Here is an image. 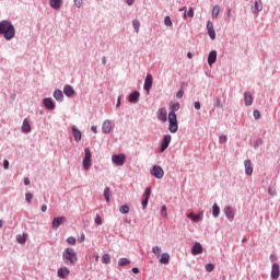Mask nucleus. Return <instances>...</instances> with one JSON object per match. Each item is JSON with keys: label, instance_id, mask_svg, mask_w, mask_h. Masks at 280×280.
Here are the masks:
<instances>
[{"label": "nucleus", "instance_id": "1", "mask_svg": "<svg viewBox=\"0 0 280 280\" xmlns=\"http://www.w3.org/2000/svg\"><path fill=\"white\" fill-rule=\"evenodd\" d=\"M0 36H3L4 40H12L16 36V28L9 20H2L0 22Z\"/></svg>", "mask_w": 280, "mask_h": 280}, {"label": "nucleus", "instance_id": "2", "mask_svg": "<svg viewBox=\"0 0 280 280\" xmlns=\"http://www.w3.org/2000/svg\"><path fill=\"white\" fill-rule=\"evenodd\" d=\"M62 261L66 266H75L78 264V253L75 249L68 247L62 253Z\"/></svg>", "mask_w": 280, "mask_h": 280}, {"label": "nucleus", "instance_id": "3", "mask_svg": "<svg viewBox=\"0 0 280 280\" xmlns=\"http://www.w3.org/2000/svg\"><path fill=\"white\" fill-rule=\"evenodd\" d=\"M82 165L85 172H89V170H91V165H93V154L91 153V149L89 148L84 149Z\"/></svg>", "mask_w": 280, "mask_h": 280}, {"label": "nucleus", "instance_id": "4", "mask_svg": "<svg viewBox=\"0 0 280 280\" xmlns=\"http://www.w3.org/2000/svg\"><path fill=\"white\" fill-rule=\"evenodd\" d=\"M150 174L151 176H154V178L161 180V178L165 176V171H163V167L159 165H153L152 168L150 170Z\"/></svg>", "mask_w": 280, "mask_h": 280}, {"label": "nucleus", "instance_id": "5", "mask_svg": "<svg viewBox=\"0 0 280 280\" xmlns=\"http://www.w3.org/2000/svg\"><path fill=\"white\" fill-rule=\"evenodd\" d=\"M170 143H172V136L170 135H164L161 145H160V153L163 154L165 150L170 148Z\"/></svg>", "mask_w": 280, "mask_h": 280}, {"label": "nucleus", "instance_id": "6", "mask_svg": "<svg viewBox=\"0 0 280 280\" xmlns=\"http://www.w3.org/2000/svg\"><path fill=\"white\" fill-rule=\"evenodd\" d=\"M112 161H113L114 165L121 167V165H124V163H126V154H124V153L114 154L112 156Z\"/></svg>", "mask_w": 280, "mask_h": 280}, {"label": "nucleus", "instance_id": "7", "mask_svg": "<svg viewBox=\"0 0 280 280\" xmlns=\"http://www.w3.org/2000/svg\"><path fill=\"white\" fill-rule=\"evenodd\" d=\"M153 83L154 79L152 78V74L148 73L143 84V90L147 92L148 95H150V90L152 89Z\"/></svg>", "mask_w": 280, "mask_h": 280}, {"label": "nucleus", "instance_id": "8", "mask_svg": "<svg viewBox=\"0 0 280 280\" xmlns=\"http://www.w3.org/2000/svg\"><path fill=\"white\" fill-rule=\"evenodd\" d=\"M150 196H152V188L147 187L143 194L144 199L141 202L143 210L148 208V202H150Z\"/></svg>", "mask_w": 280, "mask_h": 280}, {"label": "nucleus", "instance_id": "9", "mask_svg": "<svg viewBox=\"0 0 280 280\" xmlns=\"http://www.w3.org/2000/svg\"><path fill=\"white\" fill-rule=\"evenodd\" d=\"M187 218L191 220V222H202V218H205V212L200 211L197 214H195L194 212H189L187 214Z\"/></svg>", "mask_w": 280, "mask_h": 280}, {"label": "nucleus", "instance_id": "10", "mask_svg": "<svg viewBox=\"0 0 280 280\" xmlns=\"http://www.w3.org/2000/svg\"><path fill=\"white\" fill-rule=\"evenodd\" d=\"M43 104L46 110H54L56 108V103H54L52 97H45L43 100Z\"/></svg>", "mask_w": 280, "mask_h": 280}, {"label": "nucleus", "instance_id": "11", "mask_svg": "<svg viewBox=\"0 0 280 280\" xmlns=\"http://www.w3.org/2000/svg\"><path fill=\"white\" fill-rule=\"evenodd\" d=\"M63 222H67V218H66V217H56V218L52 219L51 228H52L54 230L60 229V225H61Z\"/></svg>", "mask_w": 280, "mask_h": 280}, {"label": "nucleus", "instance_id": "12", "mask_svg": "<svg viewBox=\"0 0 280 280\" xmlns=\"http://www.w3.org/2000/svg\"><path fill=\"white\" fill-rule=\"evenodd\" d=\"M71 131H72V136L74 137V141H75L77 143H80V142L82 141V131H80V129H78V128L75 127V125H73V126L71 127Z\"/></svg>", "mask_w": 280, "mask_h": 280}, {"label": "nucleus", "instance_id": "13", "mask_svg": "<svg viewBox=\"0 0 280 280\" xmlns=\"http://www.w3.org/2000/svg\"><path fill=\"white\" fill-rule=\"evenodd\" d=\"M223 212L228 220H230V222H233V220H235V212L233 211V208L231 206H226Z\"/></svg>", "mask_w": 280, "mask_h": 280}, {"label": "nucleus", "instance_id": "14", "mask_svg": "<svg viewBox=\"0 0 280 280\" xmlns=\"http://www.w3.org/2000/svg\"><path fill=\"white\" fill-rule=\"evenodd\" d=\"M261 10H264V4L261 3V0H254V4L252 5L253 14H258V12H261Z\"/></svg>", "mask_w": 280, "mask_h": 280}, {"label": "nucleus", "instance_id": "15", "mask_svg": "<svg viewBox=\"0 0 280 280\" xmlns=\"http://www.w3.org/2000/svg\"><path fill=\"white\" fill-rule=\"evenodd\" d=\"M217 61H218V51L211 50L208 55L209 67H213V65H215Z\"/></svg>", "mask_w": 280, "mask_h": 280}, {"label": "nucleus", "instance_id": "16", "mask_svg": "<svg viewBox=\"0 0 280 280\" xmlns=\"http://www.w3.org/2000/svg\"><path fill=\"white\" fill-rule=\"evenodd\" d=\"M69 275H71V271L67 267H60L57 271V277H59V279H67Z\"/></svg>", "mask_w": 280, "mask_h": 280}, {"label": "nucleus", "instance_id": "17", "mask_svg": "<svg viewBox=\"0 0 280 280\" xmlns=\"http://www.w3.org/2000/svg\"><path fill=\"white\" fill-rule=\"evenodd\" d=\"M139 97H141V93H139V91H133L129 94L128 102L130 104H137V102H139Z\"/></svg>", "mask_w": 280, "mask_h": 280}, {"label": "nucleus", "instance_id": "18", "mask_svg": "<svg viewBox=\"0 0 280 280\" xmlns=\"http://www.w3.org/2000/svg\"><path fill=\"white\" fill-rule=\"evenodd\" d=\"M279 264L273 262L271 266V279L277 280L280 276Z\"/></svg>", "mask_w": 280, "mask_h": 280}, {"label": "nucleus", "instance_id": "19", "mask_svg": "<svg viewBox=\"0 0 280 280\" xmlns=\"http://www.w3.org/2000/svg\"><path fill=\"white\" fill-rule=\"evenodd\" d=\"M158 119L159 121H167V109H165L164 107H161L159 110H158Z\"/></svg>", "mask_w": 280, "mask_h": 280}, {"label": "nucleus", "instance_id": "20", "mask_svg": "<svg viewBox=\"0 0 280 280\" xmlns=\"http://www.w3.org/2000/svg\"><path fill=\"white\" fill-rule=\"evenodd\" d=\"M21 130L22 132H24V135H30V132H32V125L30 124V120H27V118L23 120Z\"/></svg>", "mask_w": 280, "mask_h": 280}, {"label": "nucleus", "instance_id": "21", "mask_svg": "<svg viewBox=\"0 0 280 280\" xmlns=\"http://www.w3.org/2000/svg\"><path fill=\"white\" fill-rule=\"evenodd\" d=\"M63 94L66 97H73V95H75V90L73 86L67 84L63 86Z\"/></svg>", "mask_w": 280, "mask_h": 280}, {"label": "nucleus", "instance_id": "22", "mask_svg": "<svg viewBox=\"0 0 280 280\" xmlns=\"http://www.w3.org/2000/svg\"><path fill=\"white\" fill-rule=\"evenodd\" d=\"M191 255H202V244L195 243L191 247Z\"/></svg>", "mask_w": 280, "mask_h": 280}, {"label": "nucleus", "instance_id": "23", "mask_svg": "<svg viewBox=\"0 0 280 280\" xmlns=\"http://www.w3.org/2000/svg\"><path fill=\"white\" fill-rule=\"evenodd\" d=\"M244 165L246 176H253V163L250 162V160H245Z\"/></svg>", "mask_w": 280, "mask_h": 280}, {"label": "nucleus", "instance_id": "24", "mask_svg": "<svg viewBox=\"0 0 280 280\" xmlns=\"http://www.w3.org/2000/svg\"><path fill=\"white\" fill-rule=\"evenodd\" d=\"M52 95L57 102H65V94L60 89H56Z\"/></svg>", "mask_w": 280, "mask_h": 280}, {"label": "nucleus", "instance_id": "25", "mask_svg": "<svg viewBox=\"0 0 280 280\" xmlns=\"http://www.w3.org/2000/svg\"><path fill=\"white\" fill-rule=\"evenodd\" d=\"M168 130L173 135H175V132H178V120L168 121Z\"/></svg>", "mask_w": 280, "mask_h": 280}, {"label": "nucleus", "instance_id": "26", "mask_svg": "<svg viewBox=\"0 0 280 280\" xmlns=\"http://www.w3.org/2000/svg\"><path fill=\"white\" fill-rule=\"evenodd\" d=\"M49 5L52 10H60L62 8V0H49Z\"/></svg>", "mask_w": 280, "mask_h": 280}, {"label": "nucleus", "instance_id": "27", "mask_svg": "<svg viewBox=\"0 0 280 280\" xmlns=\"http://www.w3.org/2000/svg\"><path fill=\"white\" fill-rule=\"evenodd\" d=\"M113 126L110 124V120H105L102 125V130L104 135H108L112 130Z\"/></svg>", "mask_w": 280, "mask_h": 280}, {"label": "nucleus", "instance_id": "28", "mask_svg": "<svg viewBox=\"0 0 280 280\" xmlns=\"http://www.w3.org/2000/svg\"><path fill=\"white\" fill-rule=\"evenodd\" d=\"M245 106H253V94L250 92L244 93Z\"/></svg>", "mask_w": 280, "mask_h": 280}, {"label": "nucleus", "instance_id": "29", "mask_svg": "<svg viewBox=\"0 0 280 280\" xmlns=\"http://www.w3.org/2000/svg\"><path fill=\"white\" fill-rule=\"evenodd\" d=\"M212 218H220V206L217 203L212 206Z\"/></svg>", "mask_w": 280, "mask_h": 280}, {"label": "nucleus", "instance_id": "30", "mask_svg": "<svg viewBox=\"0 0 280 280\" xmlns=\"http://www.w3.org/2000/svg\"><path fill=\"white\" fill-rule=\"evenodd\" d=\"M160 264H164V265L170 264V254L168 253H164L161 255Z\"/></svg>", "mask_w": 280, "mask_h": 280}, {"label": "nucleus", "instance_id": "31", "mask_svg": "<svg viewBox=\"0 0 280 280\" xmlns=\"http://www.w3.org/2000/svg\"><path fill=\"white\" fill-rule=\"evenodd\" d=\"M118 266L124 268V266H130V259L128 258H119Z\"/></svg>", "mask_w": 280, "mask_h": 280}, {"label": "nucleus", "instance_id": "32", "mask_svg": "<svg viewBox=\"0 0 280 280\" xmlns=\"http://www.w3.org/2000/svg\"><path fill=\"white\" fill-rule=\"evenodd\" d=\"M103 196H104L106 202H110V188L109 187H105Z\"/></svg>", "mask_w": 280, "mask_h": 280}, {"label": "nucleus", "instance_id": "33", "mask_svg": "<svg viewBox=\"0 0 280 280\" xmlns=\"http://www.w3.org/2000/svg\"><path fill=\"white\" fill-rule=\"evenodd\" d=\"M215 102L213 104L214 108H223L224 105L222 104V98L220 96L214 97Z\"/></svg>", "mask_w": 280, "mask_h": 280}, {"label": "nucleus", "instance_id": "34", "mask_svg": "<svg viewBox=\"0 0 280 280\" xmlns=\"http://www.w3.org/2000/svg\"><path fill=\"white\" fill-rule=\"evenodd\" d=\"M16 242L19 243V244H25V242H27V235L26 234H23V235H18L16 236Z\"/></svg>", "mask_w": 280, "mask_h": 280}, {"label": "nucleus", "instance_id": "35", "mask_svg": "<svg viewBox=\"0 0 280 280\" xmlns=\"http://www.w3.org/2000/svg\"><path fill=\"white\" fill-rule=\"evenodd\" d=\"M132 27H133L135 32L137 34H139V27H141V22H139V20H133L132 21Z\"/></svg>", "mask_w": 280, "mask_h": 280}, {"label": "nucleus", "instance_id": "36", "mask_svg": "<svg viewBox=\"0 0 280 280\" xmlns=\"http://www.w3.org/2000/svg\"><path fill=\"white\" fill-rule=\"evenodd\" d=\"M119 212L122 213V215H126V213L130 212V207H128V205H124L119 208Z\"/></svg>", "mask_w": 280, "mask_h": 280}, {"label": "nucleus", "instance_id": "37", "mask_svg": "<svg viewBox=\"0 0 280 280\" xmlns=\"http://www.w3.org/2000/svg\"><path fill=\"white\" fill-rule=\"evenodd\" d=\"M220 14V5H215L212 9V19H218V15Z\"/></svg>", "mask_w": 280, "mask_h": 280}, {"label": "nucleus", "instance_id": "38", "mask_svg": "<svg viewBox=\"0 0 280 280\" xmlns=\"http://www.w3.org/2000/svg\"><path fill=\"white\" fill-rule=\"evenodd\" d=\"M208 36L211 40H215V28H207Z\"/></svg>", "mask_w": 280, "mask_h": 280}, {"label": "nucleus", "instance_id": "39", "mask_svg": "<svg viewBox=\"0 0 280 280\" xmlns=\"http://www.w3.org/2000/svg\"><path fill=\"white\" fill-rule=\"evenodd\" d=\"M102 264H106V265L110 264V255L109 254H104L102 256Z\"/></svg>", "mask_w": 280, "mask_h": 280}, {"label": "nucleus", "instance_id": "40", "mask_svg": "<svg viewBox=\"0 0 280 280\" xmlns=\"http://www.w3.org/2000/svg\"><path fill=\"white\" fill-rule=\"evenodd\" d=\"M187 16L189 19H194V9L192 8H189L188 11L184 12V19H187Z\"/></svg>", "mask_w": 280, "mask_h": 280}, {"label": "nucleus", "instance_id": "41", "mask_svg": "<svg viewBox=\"0 0 280 280\" xmlns=\"http://www.w3.org/2000/svg\"><path fill=\"white\" fill-rule=\"evenodd\" d=\"M168 121H178V117L176 116V113L174 112L168 113Z\"/></svg>", "mask_w": 280, "mask_h": 280}, {"label": "nucleus", "instance_id": "42", "mask_svg": "<svg viewBox=\"0 0 280 280\" xmlns=\"http://www.w3.org/2000/svg\"><path fill=\"white\" fill-rule=\"evenodd\" d=\"M164 25H166V27H172L173 23H172V18L170 15H166L164 18Z\"/></svg>", "mask_w": 280, "mask_h": 280}, {"label": "nucleus", "instance_id": "43", "mask_svg": "<svg viewBox=\"0 0 280 280\" xmlns=\"http://www.w3.org/2000/svg\"><path fill=\"white\" fill-rule=\"evenodd\" d=\"M180 110V103H174L172 106H171V112L173 113H176Z\"/></svg>", "mask_w": 280, "mask_h": 280}, {"label": "nucleus", "instance_id": "44", "mask_svg": "<svg viewBox=\"0 0 280 280\" xmlns=\"http://www.w3.org/2000/svg\"><path fill=\"white\" fill-rule=\"evenodd\" d=\"M34 198V195L32 192H26L25 194V201L30 205L32 203V200Z\"/></svg>", "mask_w": 280, "mask_h": 280}, {"label": "nucleus", "instance_id": "45", "mask_svg": "<svg viewBox=\"0 0 280 280\" xmlns=\"http://www.w3.org/2000/svg\"><path fill=\"white\" fill-rule=\"evenodd\" d=\"M206 270L207 272H213V270H215V265L209 262L206 265Z\"/></svg>", "mask_w": 280, "mask_h": 280}, {"label": "nucleus", "instance_id": "46", "mask_svg": "<svg viewBox=\"0 0 280 280\" xmlns=\"http://www.w3.org/2000/svg\"><path fill=\"white\" fill-rule=\"evenodd\" d=\"M94 222L97 226H102L103 224L102 217L100 214H96Z\"/></svg>", "mask_w": 280, "mask_h": 280}, {"label": "nucleus", "instance_id": "47", "mask_svg": "<svg viewBox=\"0 0 280 280\" xmlns=\"http://www.w3.org/2000/svg\"><path fill=\"white\" fill-rule=\"evenodd\" d=\"M262 143H264V139H261V138L257 139L254 144V149L259 150V145H261Z\"/></svg>", "mask_w": 280, "mask_h": 280}, {"label": "nucleus", "instance_id": "48", "mask_svg": "<svg viewBox=\"0 0 280 280\" xmlns=\"http://www.w3.org/2000/svg\"><path fill=\"white\" fill-rule=\"evenodd\" d=\"M161 215H162V218H167V207L166 206H162Z\"/></svg>", "mask_w": 280, "mask_h": 280}, {"label": "nucleus", "instance_id": "49", "mask_svg": "<svg viewBox=\"0 0 280 280\" xmlns=\"http://www.w3.org/2000/svg\"><path fill=\"white\" fill-rule=\"evenodd\" d=\"M152 253H153V255H161L162 249H161V247L155 246L152 248Z\"/></svg>", "mask_w": 280, "mask_h": 280}, {"label": "nucleus", "instance_id": "50", "mask_svg": "<svg viewBox=\"0 0 280 280\" xmlns=\"http://www.w3.org/2000/svg\"><path fill=\"white\" fill-rule=\"evenodd\" d=\"M67 243L70 244V246H75V237L73 236L68 237Z\"/></svg>", "mask_w": 280, "mask_h": 280}, {"label": "nucleus", "instance_id": "51", "mask_svg": "<svg viewBox=\"0 0 280 280\" xmlns=\"http://www.w3.org/2000/svg\"><path fill=\"white\" fill-rule=\"evenodd\" d=\"M183 95H185V90L179 89V91L176 93L177 100H183Z\"/></svg>", "mask_w": 280, "mask_h": 280}, {"label": "nucleus", "instance_id": "52", "mask_svg": "<svg viewBox=\"0 0 280 280\" xmlns=\"http://www.w3.org/2000/svg\"><path fill=\"white\" fill-rule=\"evenodd\" d=\"M226 141H229V139L226 138L225 135H221V136L219 137V143H226Z\"/></svg>", "mask_w": 280, "mask_h": 280}, {"label": "nucleus", "instance_id": "53", "mask_svg": "<svg viewBox=\"0 0 280 280\" xmlns=\"http://www.w3.org/2000/svg\"><path fill=\"white\" fill-rule=\"evenodd\" d=\"M253 115L255 119H259V117H261V113H259L257 109L254 110Z\"/></svg>", "mask_w": 280, "mask_h": 280}, {"label": "nucleus", "instance_id": "54", "mask_svg": "<svg viewBox=\"0 0 280 280\" xmlns=\"http://www.w3.org/2000/svg\"><path fill=\"white\" fill-rule=\"evenodd\" d=\"M3 167L4 170H10V161L3 160Z\"/></svg>", "mask_w": 280, "mask_h": 280}, {"label": "nucleus", "instance_id": "55", "mask_svg": "<svg viewBox=\"0 0 280 280\" xmlns=\"http://www.w3.org/2000/svg\"><path fill=\"white\" fill-rule=\"evenodd\" d=\"M82 1L83 0H74L75 8H82Z\"/></svg>", "mask_w": 280, "mask_h": 280}, {"label": "nucleus", "instance_id": "56", "mask_svg": "<svg viewBox=\"0 0 280 280\" xmlns=\"http://www.w3.org/2000/svg\"><path fill=\"white\" fill-rule=\"evenodd\" d=\"M194 107H195L196 110H200V108H201L200 102H198V101L195 102Z\"/></svg>", "mask_w": 280, "mask_h": 280}, {"label": "nucleus", "instance_id": "57", "mask_svg": "<svg viewBox=\"0 0 280 280\" xmlns=\"http://www.w3.org/2000/svg\"><path fill=\"white\" fill-rule=\"evenodd\" d=\"M207 30H213V22L211 21L207 22Z\"/></svg>", "mask_w": 280, "mask_h": 280}, {"label": "nucleus", "instance_id": "58", "mask_svg": "<svg viewBox=\"0 0 280 280\" xmlns=\"http://www.w3.org/2000/svg\"><path fill=\"white\" fill-rule=\"evenodd\" d=\"M119 106H121V95L117 98L116 108H119Z\"/></svg>", "mask_w": 280, "mask_h": 280}, {"label": "nucleus", "instance_id": "59", "mask_svg": "<svg viewBox=\"0 0 280 280\" xmlns=\"http://www.w3.org/2000/svg\"><path fill=\"white\" fill-rule=\"evenodd\" d=\"M131 272H133V275H139L140 270L138 267H133L131 268Z\"/></svg>", "mask_w": 280, "mask_h": 280}, {"label": "nucleus", "instance_id": "60", "mask_svg": "<svg viewBox=\"0 0 280 280\" xmlns=\"http://www.w3.org/2000/svg\"><path fill=\"white\" fill-rule=\"evenodd\" d=\"M268 194H269L270 196H277V191L272 190V188H269V189H268Z\"/></svg>", "mask_w": 280, "mask_h": 280}, {"label": "nucleus", "instance_id": "61", "mask_svg": "<svg viewBox=\"0 0 280 280\" xmlns=\"http://www.w3.org/2000/svg\"><path fill=\"white\" fill-rule=\"evenodd\" d=\"M84 240H85L84 234H81V236L78 238V242H79L80 244H82V242H84Z\"/></svg>", "mask_w": 280, "mask_h": 280}, {"label": "nucleus", "instance_id": "62", "mask_svg": "<svg viewBox=\"0 0 280 280\" xmlns=\"http://www.w3.org/2000/svg\"><path fill=\"white\" fill-rule=\"evenodd\" d=\"M91 130H92V132H94V135H97V127L96 126H92Z\"/></svg>", "mask_w": 280, "mask_h": 280}, {"label": "nucleus", "instance_id": "63", "mask_svg": "<svg viewBox=\"0 0 280 280\" xmlns=\"http://www.w3.org/2000/svg\"><path fill=\"white\" fill-rule=\"evenodd\" d=\"M31 184V180H30V177H26V178H24V185H30Z\"/></svg>", "mask_w": 280, "mask_h": 280}, {"label": "nucleus", "instance_id": "64", "mask_svg": "<svg viewBox=\"0 0 280 280\" xmlns=\"http://www.w3.org/2000/svg\"><path fill=\"white\" fill-rule=\"evenodd\" d=\"M127 5H133L135 4V0H126Z\"/></svg>", "mask_w": 280, "mask_h": 280}]
</instances>
